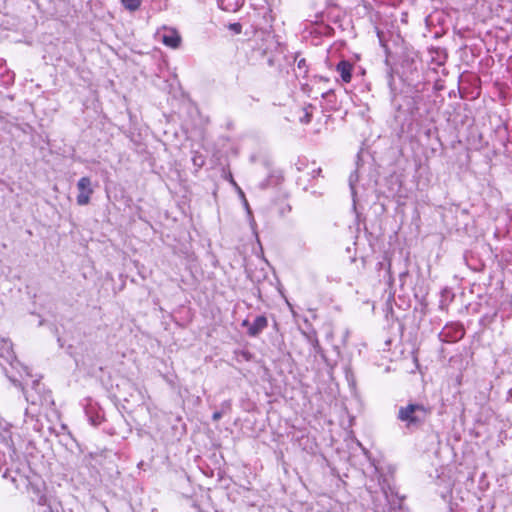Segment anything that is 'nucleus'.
I'll return each instance as SVG.
<instances>
[{"label":"nucleus","instance_id":"f257e3e1","mask_svg":"<svg viewBox=\"0 0 512 512\" xmlns=\"http://www.w3.org/2000/svg\"><path fill=\"white\" fill-rule=\"evenodd\" d=\"M430 411L423 405L409 404L399 410V419L406 422L407 426L418 425L423 422Z\"/></svg>","mask_w":512,"mask_h":512},{"label":"nucleus","instance_id":"f03ea898","mask_svg":"<svg viewBox=\"0 0 512 512\" xmlns=\"http://www.w3.org/2000/svg\"><path fill=\"white\" fill-rule=\"evenodd\" d=\"M78 195H77V203L78 205L84 206L90 202V198L93 194V188L91 186V180L88 177H82L79 179L77 183Z\"/></svg>","mask_w":512,"mask_h":512},{"label":"nucleus","instance_id":"7ed1b4c3","mask_svg":"<svg viewBox=\"0 0 512 512\" xmlns=\"http://www.w3.org/2000/svg\"><path fill=\"white\" fill-rule=\"evenodd\" d=\"M158 37L166 46L170 48H178L181 43V37L179 33L173 28L164 27L158 32Z\"/></svg>","mask_w":512,"mask_h":512},{"label":"nucleus","instance_id":"20e7f679","mask_svg":"<svg viewBox=\"0 0 512 512\" xmlns=\"http://www.w3.org/2000/svg\"><path fill=\"white\" fill-rule=\"evenodd\" d=\"M337 72L340 74L343 82L349 83L352 78L353 66L346 60L340 61L336 66Z\"/></svg>","mask_w":512,"mask_h":512},{"label":"nucleus","instance_id":"39448f33","mask_svg":"<svg viewBox=\"0 0 512 512\" xmlns=\"http://www.w3.org/2000/svg\"><path fill=\"white\" fill-rule=\"evenodd\" d=\"M268 325L267 318L265 316H257L252 324L249 325L248 334L250 336H257L262 330Z\"/></svg>","mask_w":512,"mask_h":512},{"label":"nucleus","instance_id":"423d86ee","mask_svg":"<svg viewBox=\"0 0 512 512\" xmlns=\"http://www.w3.org/2000/svg\"><path fill=\"white\" fill-rule=\"evenodd\" d=\"M220 8L227 12H236L242 6V0H218Z\"/></svg>","mask_w":512,"mask_h":512},{"label":"nucleus","instance_id":"0eeeda50","mask_svg":"<svg viewBox=\"0 0 512 512\" xmlns=\"http://www.w3.org/2000/svg\"><path fill=\"white\" fill-rule=\"evenodd\" d=\"M121 2L126 9L135 11L140 7L142 0H121Z\"/></svg>","mask_w":512,"mask_h":512},{"label":"nucleus","instance_id":"6e6552de","mask_svg":"<svg viewBox=\"0 0 512 512\" xmlns=\"http://www.w3.org/2000/svg\"><path fill=\"white\" fill-rule=\"evenodd\" d=\"M304 112H305V115L303 118H301V121L302 122H305V123H308L310 121V117H311V114L310 112L308 111V108H305L304 109Z\"/></svg>","mask_w":512,"mask_h":512},{"label":"nucleus","instance_id":"1a4fd4ad","mask_svg":"<svg viewBox=\"0 0 512 512\" xmlns=\"http://www.w3.org/2000/svg\"><path fill=\"white\" fill-rule=\"evenodd\" d=\"M222 417V413L217 411V412H214L213 415H212V419L214 421H218L220 418Z\"/></svg>","mask_w":512,"mask_h":512},{"label":"nucleus","instance_id":"9d476101","mask_svg":"<svg viewBox=\"0 0 512 512\" xmlns=\"http://www.w3.org/2000/svg\"><path fill=\"white\" fill-rule=\"evenodd\" d=\"M243 325H244V326L248 325V321H247V320H245V321L243 322Z\"/></svg>","mask_w":512,"mask_h":512}]
</instances>
